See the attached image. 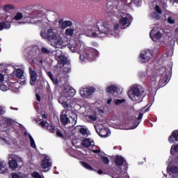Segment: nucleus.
<instances>
[{
    "mask_svg": "<svg viewBox=\"0 0 178 178\" xmlns=\"http://www.w3.org/2000/svg\"><path fill=\"white\" fill-rule=\"evenodd\" d=\"M81 43L74 42L70 44L68 48L72 52H78L79 54V59L81 62H92L98 58V51L92 47H86L83 51Z\"/></svg>",
    "mask_w": 178,
    "mask_h": 178,
    "instance_id": "f257e3e1",
    "label": "nucleus"
},
{
    "mask_svg": "<svg viewBox=\"0 0 178 178\" xmlns=\"http://www.w3.org/2000/svg\"><path fill=\"white\" fill-rule=\"evenodd\" d=\"M109 34H113V26H112V24H105L104 21L99 20L96 24L95 31L92 33V37L93 38H102L109 35Z\"/></svg>",
    "mask_w": 178,
    "mask_h": 178,
    "instance_id": "f03ea898",
    "label": "nucleus"
},
{
    "mask_svg": "<svg viewBox=\"0 0 178 178\" xmlns=\"http://www.w3.org/2000/svg\"><path fill=\"white\" fill-rule=\"evenodd\" d=\"M40 35L44 40L51 42V45L56 48H62V38L58 34L56 30L49 28L47 31H41Z\"/></svg>",
    "mask_w": 178,
    "mask_h": 178,
    "instance_id": "7ed1b4c3",
    "label": "nucleus"
},
{
    "mask_svg": "<svg viewBox=\"0 0 178 178\" xmlns=\"http://www.w3.org/2000/svg\"><path fill=\"white\" fill-rule=\"evenodd\" d=\"M144 94V89L138 88V86H134L130 88L128 96L131 101L136 102H141V97Z\"/></svg>",
    "mask_w": 178,
    "mask_h": 178,
    "instance_id": "20e7f679",
    "label": "nucleus"
},
{
    "mask_svg": "<svg viewBox=\"0 0 178 178\" xmlns=\"http://www.w3.org/2000/svg\"><path fill=\"white\" fill-rule=\"evenodd\" d=\"M23 165V159L22 157L15 155V154H9L8 155V166L10 169H17L19 166Z\"/></svg>",
    "mask_w": 178,
    "mask_h": 178,
    "instance_id": "39448f33",
    "label": "nucleus"
},
{
    "mask_svg": "<svg viewBox=\"0 0 178 178\" xmlns=\"http://www.w3.org/2000/svg\"><path fill=\"white\" fill-rule=\"evenodd\" d=\"M152 58H154V52L150 49L144 50L139 55V60L141 63H148Z\"/></svg>",
    "mask_w": 178,
    "mask_h": 178,
    "instance_id": "423d86ee",
    "label": "nucleus"
},
{
    "mask_svg": "<svg viewBox=\"0 0 178 178\" xmlns=\"http://www.w3.org/2000/svg\"><path fill=\"white\" fill-rule=\"evenodd\" d=\"M115 164L116 166H124V170H127L129 168V164H127V161L124 159V157L120 155L115 156Z\"/></svg>",
    "mask_w": 178,
    "mask_h": 178,
    "instance_id": "0eeeda50",
    "label": "nucleus"
},
{
    "mask_svg": "<svg viewBox=\"0 0 178 178\" xmlns=\"http://www.w3.org/2000/svg\"><path fill=\"white\" fill-rule=\"evenodd\" d=\"M95 91V88L94 87L81 88L80 90L79 94L81 97H82L83 98H86V97L92 95Z\"/></svg>",
    "mask_w": 178,
    "mask_h": 178,
    "instance_id": "6e6552de",
    "label": "nucleus"
},
{
    "mask_svg": "<svg viewBox=\"0 0 178 178\" xmlns=\"http://www.w3.org/2000/svg\"><path fill=\"white\" fill-rule=\"evenodd\" d=\"M36 56H37V50H35V49L29 50L28 54L26 55V58L27 60H29V63H34V60H35Z\"/></svg>",
    "mask_w": 178,
    "mask_h": 178,
    "instance_id": "1a4fd4ad",
    "label": "nucleus"
},
{
    "mask_svg": "<svg viewBox=\"0 0 178 178\" xmlns=\"http://www.w3.org/2000/svg\"><path fill=\"white\" fill-rule=\"evenodd\" d=\"M29 74H30V84L31 86H34L35 82L37 81V79H38V75L37 74V72L33 70L31 67H29Z\"/></svg>",
    "mask_w": 178,
    "mask_h": 178,
    "instance_id": "9d476101",
    "label": "nucleus"
},
{
    "mask_svg": "<svg viewBox=\"0 0 178 178\" xmlns=\"http://www.w3.org/2000/svg\"><path fill=\"white\" fill-rule=\"evenodd\" d=\"M131 22H133V17H122L120 20V24H121V26H126L127 27H129V26H130V24H131Z\"/></svg>",
    "mask_w": 178,
    "mask_h": 178,
    "instance_id": "9b49d317",
    "label": "nucleus"
},
{
    "mask_svg": "<svg viewBox=\"0 0 178 178\" xmlns=\"http://www.w3.org/2000/svg\"><path fill=\"white\" fill-rule=\"evenodd\" d=\"M150 38L154 41V40H161L162 38V33L161 32L155 31V29H152L149 33Z\"/></svg>",
    "mask_w": 178,
    "mask_h": 178,
    "instance_id": "f8f14e48",
    "label": "nucleus"
},
{
    "mask_svg": "<svg viewBox=\"0 0 178 178\" xmlns=\"http://www.w3.org/2000/svg\"><path fill=\"white\" fill-rule=\"evenodd\" d=\"M168 141L170 144H173L175 141L178 142V130H175L172 132L171 135L168 137Z\"/></svg>",
    "mask_w": 178,
    "mask_h": 178,
    "instance_id": "ddd939ff",
    "label": "nucleus"
},
{
    "mask_svg": "<svg viewBox=\"0 0 178 178\" xmlns=\"http://www.w3.org/2000/svg\"><path fill=\"white\" fill-rule=\"evenodd\" d=\"M59 26L60 29L63 30H65L67 27H70L71 26H73V23L72 21H63V19L59 20Z\"/></svg>",
    "mask_w": 178,
    "mask_h": 178,
    "instance_id": "4468645a",
    "label": "nucleus"
},
{
    "mask_svg": "<svg viewBox=\"0 0 178 178\" xmlns=\"http://www.w3.org/2000/svg\"><path fill=\"white\" fill-rule=\"evenodd\" d=\"M168 80H169V76L167 74L165 76H162L159 81V87H165L166 84H168Z\"/></svg>",
    "mask_w": 178,
    "mask_h": 178,
    "instance_id": "2eb2a0df",
    "label": "nucleus"
},
{
    "mask_svg": "<svg viewBox=\"0 0 178 178\" xmlns=\"http://www.w3.org/2000/svg\"><path fill=\"white\" fill-rule=\"evenodd\" d=\"M51 163L49 162V159L48 158H44L41 162V167L42 169H47L48 168H51Z\"/></svg>",
    "mask_w": 178,
    "mask_h": 178,
    "instance_id": "dca6fc26",
    "label": "nucleus"
},
{
    "mask_svg": "<svg viewBox=\"0 0 178 178\" xmlns=\"http://www.w3.org/2000/svg\"><path fill=\"white\" fill-rule=\"evenodd\" d=\"M119 90L116 86L111 85L110 86H108L106 88V92H108L109 94H115V92H117L119 94Z\"/></svg>",
    "mask_w": 178,
    "mask_h": 178,
    "instance_id": "f3484780",
    "label": "nucleus"
},
{
    "mask_svg": "<svg viewBox=\"0 0 178 178\" xmlns=\"http://www.w3.org/2000/svg\"><path fill=\"white\" fill-rule=\"evenodd\" d=\"M60 120L62 124H64L66 126V124H69L70 123V120H69V118H67V115H63L61 114L60 116Z\"/></svg>",
    "mask_w": 178,
    "mask_h": 178,
    "instance_id": "a211bd4d",
    "label": "nucleus"
},
{
    "mask_svg": "<svg viewBox=\"0 0 178 178\" xmlns=\"http://www.w3.org/2000/svg\"><path fill=\"white\" fill-rule=\"evenodd\" d=\"M64 97H60L59 99V102L61 104L62 106L64 108V109H67V111H69V109H72V106L69 105L67 104V102L63 101Z\"/></svg>",
    "mask_w": 178,
    "mask_h": 178,
    "instance_id": "6ab92c4d",
    "label": "nucleus"
},
{
    "mask_svg": "<svg viewBox=\"0 0 178 178\" xmlns=\"http://www.w3.org/2000/svg\"><path fill=\"white\" fill-rule=\"evenodd\" d=\"M6 163L5 161L0 160V173L4 175V173L8 172V169L6 168Z\"/></svg>",
    "mask_w": 178,
    "mask_h": 178,
    "instance_id": "aec40b11",
    "label": "nucleus"
},
{
    "mask_svg": "<svg viewBox=\"0 0 178 178\" xmlns=\"http://www.w3.org/2000/svg\"><path fill=\"white\" fill-rule=\"evenodd\" d=\"M38 16H40V10L35 9H33L29 14V17H31V19H35L36 17H38Z\"/></svg>",
    "mask_w": 178,
    "mask_h": 178,
    "instance_id": "412c9836",
    "label": "nucleus"
},
{
    "mask_svg": "<svg viewBox=\"0 0 178 178\" xmlns=\"http://www.w3.org/2000/svg\"><path fill=\"white\" fill-rule=\"evenodd\" d=\"M35 60L38 66H42V65H44V58L41 54H38V56L35 57Z\"/></svg>",
    "mask_w": 178,
    "mask_h": 178,
    "instance_id": "4be33fe9",
    "label": "nucleus"
},
{
    "mask_svg": "<svg viewBox=\"0 0 178 178\" xmlns=\"http://www.w3.org/2000/svg\"><path fill=\"white\" fill-rule=\"evenodd\" d=\"M143 115H144V114H143V113H139L138 117L134 121V127H132V129H136V127H137V126H138V124H140Z\"/></svg>",
    "mask_w": 178,
    "mask_h": 178,
    "instance_id": "5701e85b",
    "label": "nucleus"
},
{
    "mask_svg": "<svg viewBox=\"0 0 178 178\" xmlns=\"http://www.w3.org/2000/svg\"><path fill=\"white\" fill-rule=\"evenodd\" d=\"M58 59L60 65H65L67 63V58H66L65 56H58Z\"/></svg>",
    "mask_w": 178,
    "mask_h": 178,
    "instance_id": "b1692460",
    "label": "nucleus"
},
{
    "mask_svg": "<svg viewBox=\"0 0 178 178\" xmlns=\"http://www.w3.org/2000/svg\"><path fill=\"white\" fill-rule=\"evenodd\" d=\"M91 140L89 138H85L82 140L81 145L85 148H88V147H91Z\"/></svg>",
    "mask_w": 178,
    "mask_h": 178,
    "instance_id": "393cba45",
    "label": "nucleus"
},
{
    "mask_svg": "<svg viewBox=\"0 0 178 178\" xmlns=\"http://www.w3.org/2000/svg\"><path fill=\"white\" fill-rule=\"evenodd\" d=\"M168 172L170 173H173V175H177L178 173V168L176 165H171L168 168Z\"/></svg>",
    "mask_w": 178,
    "mask_h": 178,
    "instance_id": "a878e982",
    "label": "nucleus"
},
{
    "mask_svg": "<svg viewBox=\"0 0 178 178\" xmlns=\"http://www.w3.org/2000/svg\"><path fill=\"white\" fill-rule=\"evenodd\" d=\"M46 129L47 130H49L50 133H55V131H56V127L49 123H47V125L46 126Z\"/></svg>",
    "mask_w": 178,
    "mask_h": 178,
    "instance_id": "bb28decb",
    "label": "nucleus"
},
{
    "mask_svg": "<svg viewBox=\"0 0 178 178\" xmlns=\"http://www.w3.org/2000/svg\"><path fill=\"white\" fill-rule=\"evenodd\" d=\"M98 134L99 136H100V137H104V138L108 137V131L105 129H101Z\"/></svg>",
    "mask_w": 178,
    "mask_h": 178,
    "instance_id": "cd10ccee",
    "label": "nucleus"
},
{
    "mask_svg": "<svg viewBox=\"0 0 178 178\" xmlns=\"http://www.w3.org/2000/svg\"><path fill=\"white\" fill-rule=\"evenodd\" d=\"M81 165L88 170H94V168H92V167L90 164L84 161H81Z\"/></svg>",
    "mask_w": 178,
    "mask_h": 178,
    "instance_id": "c85d7f7f",
    "label": "nucleus"
},
{
    "mask_svg": "<svg viewBox=\"0 0 178 178\" xmlns=\"http://www.w3.org/2000/svg\"><path fill=\"white\" fill-rule=\"evenodd\" d=\"M14 9H15V7L12 4H7L3 7L4 12H9L10 10H13Z\"/></svg>",
    "mask_w": 178,
    "mask_h": 178,
    "instance_id": "c756f323",
    "label": "nucleus"
},
{
    "mask_svg": "<svg viewBox=\"0 0 178 178\" xmlns=\"http://www.w3.org/2000/svg\"><path fill=\"white\" fill-rule=\"evenodd\" d=\"M10 25L6 24V22H0V31H2L3 29H9Z\"/></svg>",
    "mask_w": 178,
    "mask_h": 178,
    "instance_id": "7c9ffc66",
    "label": "nucleus"
},
{
    "mask_svg": "<svg viewBox=\"0 0 178 178\" xmlns=\"http://www.w3.org/2000/svg\"><path fill=\"white\" fill-rule=\"evenodd\" d=\"M23 70L19 68L16 70L15 76L17 77V79H22V77H23Z\"/></svg>",
    "mask_w": 178,
    "mask_h": 178,
    "instance_id": "2f4dec72",
    "label": "nucleus"
},
{
    "mask_svg": "<svg viewBox=\"0 0 178 178\" xmlns=\"http://www.w3.org/2000/svg\"><path fill=\"white\" fill-rule=\"evenodd\" d=\"M151 17H152V19H155L156 20H159V19H161V15H159V14L156 12H153L151 14Z\"/></svg>",
    "mask_w": 178,
    "mask_h": 178,
    "instance_id": "473e14b6",
    "label": "nucleus"
},
{
    "mask_svg": "<svg viewBox=\"0 0 178 178\" xmlns=\"http://www.w3.org/2000/svg\"><path fill=\"white\" fill-rule=\"evenodd\" d=\"M14 19L15 20H22L23 19V14L20 12L17 13Z\"/></svg>",
    "mask_w": 178,
    "mask_h": 178,
    "instance_id": "72a5a7b5",
    "label": "nucleus"
},
{
    "mask_svg": "<svg viewBox=\"0 0 178 178\" xmlns=\"http://www.w3.org/2000/svg\"><path fill=\"white\" fill-rule=\"evenodd\" d=\"M0 90H1V91H8L9 90V88L3 82L0 83Z\"/></svg>",
    "mask_w": 178,
    "mask_h": 178,
    "instance_id": "f704fd0d",
    "label": "nucleus"
},
{
    "mask_svg": "<svg viewBox=\"0 0 178 178\" xmlns=\"http://www.w3.org/2000/svg\"><path fill=\"white\" fill-rule=\"evenodd\" d=\"M73 33H74V30L72 29H67L65 30V35H73Z\"/></svg>",
    "mask_w": 178,
    "mask_h": 178,
    "instance_id": "c9c22d12",
    "label": "nucleus"
},
{
    "mask_svg": "<svg viewBox=\"0 0 178 178\" xmlns=\"http://www.w3.org/2000/svg\"><path fill=\"white\" fill-rule=\"evenodd\" d=\"M125 101L126 100L124 99H118L115 101V105L118 106L119 105H121V104H124Z\"/></svg>",
    "mask_w": 178,
    "mask_h": 178,
    "instance_id": "e433bc0d",
    "label": "nucleus"
},
{
    "mask_svg": "<svg viewBox=\"0 0 178 178\" xmlns=\"http://www.w3.org/2000/svg\"><path fill=\"white\" fill-rule=\"evenodd\" d=\"M101 159L103 163H104L106 165H108L109 163V158L105 156H102Z\"/></svg>",
    "mask_w": 178,
    "mask_h": 178,
    "instance_id": "4c0bfd02",
    "label": "nucleus"
},
{
    "mask_svg": "<svg viewBox=\"0 0 178 178\" xmlns=\"http://www.w3.org/2000/svg\"><path fill=\"white\" fill-rule=\"evenodd\" d=\"M41 52L42 54H44L46 55H48L49 54H50L51 51L49 49H48L46 47H42L41 48Z\"/></svg>",
    "mask_w": 178,
    "mask_h": 178,
    "instance_id": "58836bf2",
    "label": "nucleus"
},
{
    "mask_svg": "<svg viewBox=\"0 0 178 178\" xmlns=\"http://www.w3.org/2000/svg\"><path fill=\"white\" fill-rule=\"evenodd\" d=\"M31 176L32 177H34V178H42V177H41V175H40L38 172H33Z\"/></svg>",
    "mask_w": 178,
    "mask_h": 178,
    "instance_id": "ea45409f",
    "label": "nucleus"
},
{
    "mask_svg": "<svg viewBox=\"0 0 178 178\" xmlns=\"http://www.w3.org/2000/svg\"><path fill=\"white\" fill-rule=\"evenodd\" d=\"M80 134H82V136H86L87 134V129L86 128H81L79 129Z\"/></svg>",
    "mask_w": 178,
    "mask_h": 178,
    "instance_id": "a19ab883",
    "label": "nucleus"
},
{
    "mask_svg": "<svg viewBox=\"0 0 178 178\" xmlns=\"http://www.w3.org/2000/svg\"><path fill=\"white\" fill-rule=\"evenodd\" d=\"M168 22L170 24H175V19H173V17L170 16L168 17Z\"/></svg>",
    "mask_w": 178,
    "mask_h": 178,
    "instance_id": "79ce46f5",
    "label": "nucleus"
},
{
    "mask_svg": "<svg viewBox=\"0 0 178 178\" xmlns=\"http://www.w3.org/2000/svg\"><path fill=\"white\" fill-rule=\"evenodd\" d=\"M155 10L156 12H157V13H159V15L162 14V10L161 9V7H159V6L156 5L155 6Z\"/></svg>",
    "mask_w": 178,
    "mask_h": 178,
    "instance_id": "37998d69",
    "label": "nucleus"
},
{
    "mask_svg": "<svg viewBox=\"0 0 178 178\" xmlns=\"http://www.w3.org/2000/svg\"><path fill=\"white\" fill-rule=\"evenodd\" d=\"M48 122H45V121H42L39 123V124L41 126V127H42V129H45V127H47Z\"/></svg>",
    "mask_w": 178,
    "mask_h": 178,
    "instance_id": "c03bdc74",
    "label": "nucleus"
},
{
    "mask_svg": "<svg viewBox=\"0 0 178 178\" xmlns=\"http://www.w3.org/2000/svg\"><path fill=\"white\" fill-rule=\"evenodd\" d=\"M56 136L57 137H60V138H63V134L62 132H60V131L57 130L56 131Z\"/></svg>",
    "mask_w": 178,
    "mask_h": 178,
    "instance_id": "a18cd8bd",
    "label": "nucleus"
},
{
    "mask_svg": "<svg viewBox=\"0 0 178 178\" xmlns=\"http://www.w3.org/2000/svg\"><path fill=\"white\" fill-rule=\"evenodd\" d=\"M152 86H156V76H153L152 79Z\"/></svg>",
    "mask_w": 178,
    "mask_h": 178,
    "instance_id": "49530a36",
    "label": "nucleus"
},
{
    "mask_svg": "<svg viewBox=\"0 0 178 178\" xmlns=\"http://www.w3.org/2000/svg\"><path fill=\"white\" fill-rule=\"evenodd\" d=\"M51 80L52 83L55 84V86H58V84H59V81H58V79L53 77Z\"/></svg>",
    "mask_w": 178,
    "mask_h": 178,
    "instance_id": "de8ad7c7",
    "label": "nucleus"
},
{
    "mask_svg": "<svg viewBox=\"0 0 178 178\" xmlns=\"http://www.w3.org/2000/svg\"><path fill=\"white\" fill-rule=\"evenodd\" d=\"M31 143V147H32V148H37V146L35 145V142L34 141V139L32 140H30Z\"/></svg>",
    "mask_w": 178,
    "mask_h": 178,
    "instance_id": "09e8293b",
    "label": "nucleus"
},
{
    "mask_svg": "<svg viewBox=\"0 0 178 178\" xmlns=\"http://www.w3.org/2000/svg\"><path fill=\"white\" fill-rule=\"evenodd\" d=\"M145 72H139L138 74V76L140 78V79H144V77H145Z\"/></svg>",
    "mask_w": 178,
    "mask_h": 178,
    "instance_id": "8fccbe9b",
    "label": "nucleus"
},
{
    "mask_svg": "<svg viewBox=\"0 0 178 178\" xmlns=\"http://www.w3.org/2000/svg\"><path fill=\"white\" fill-rule=\"evenodd\" d=\"M88 119H90V120H92L93 122H95V120H97V117L94 115H89Z\"/></svg>",
    "mask_w": 178,
    "mask_h": 178,
    "instance_id": "3c124183",
    "label": "nucleus"
},
{
    "mask_svg": "<svg viewBox=\"0 0 178 178\" xmlns=\"http://www.w3.org/2000/svg\"><path fill=\"white\" fill-rule=\"evenodd\" d=\"M3 80H5V76H3V74L0 73V83H3Z\"/></svg>",
    "mask_w": 178,
    "mask_h": 178,
    "instance_id": "603ef678",
    "label": "nucleus"
},
{
    "mask_svg": "<svg viewBox=\"0 0 178 178\" xmlns=\"http://www.w3.org/2000/svg\"><path fill=\"white\" fill-rule=\"evenodd\" d=\"M47 76H48V77H49L50 80L54 78V75H52L51 72H47Z\"/></svg>",
    "mask_w": 178,
    "mask_h": 178,
    "instance_id": "864d4df0",
    "label": "nucleus"
},
{
    "mask_svg": "<svg viewBox=\"0 0 178 178\" xmlns=\"http://www.w3.org/2000/svg\"><path fill=\"white\" fill-rule=\"evenodd\" d=\"M12 178H20V176L16 173L12 175Z\"/></svg>",
    "mask_w": 178,
    "mask_h": 178,
    "instance_id": "5fc2aeb1",
    "label": "nucleus"
},
{
    "mask_svg": "<svg viewBox=\"0 0 178 178\" xmlns=\"http://www.w3.org/2000/svg\"><path fill=\"white\" fill-rule=\"evenodd\" d=\"M117 30H119V25L116 24L113 26V31H116Z\"/></svg>",
    "mask_w": 178,
    "mask_h": 178,
    "instance_id": "6e6d98bb",
    "label": "nucleus"
},
{
    "mask_svg": "<svg viewBox=\"0 0 178 178\" xmlns=\"http://www.w3.org/2000/svg\"><path fill=\"white\" fill-rule=\"evenodd\" d=\"M36 99L38 101V102H40L41 101V96H40L38 94H36Z\"/></svg>",
    "mask_w": 178,
    "mask_h": 178,
    "instance_id": "4d7b16f0",
    "label": "nucleus"
},
{
    "mask_svg": "<svg viewBox=\"0 0 178 178\" xmlns=\"http://www.w3.org/2000/svg\"><path fill=\"white\" fill-rule=\"evenodd\" d=\"M173 150L175 152H178V144L174 147Z\"/></svg>",
    "mask_w": 178,
    "mask_h": 178,
    "instance_id": "13d9d810",
    "label": "nucleus"
},
{
    "mask_svg": "<svg viewBox=\"0 0 178 178\" xmlns=\"http://www.w3.org/2000/svg\"><path fill=\"white\" fill-rule=\"evenodd\" d=\"M31 9H33V6H29L26 7L25 10L30 11V10H31Z\"/></svg>",
    "mask_w": 178,
    "mask_h": 178,
    "instance_id": "bf43d9fd",
    "label": "nucleus"
},
{
    "mask_svg": "<svg viewBox=\"0 0 178 178\" xmlns=\"http://www.w3.org/2000/svg\"><path fill=\"white\" fill-rule=\"evenodd\" d=\"M92 151L95 154H99V152H101V150H99V149H92Z\"/></svg>",
    "mask_w": 178,
    "mask_h": 178,
    "instance_id": "052dcab7",
    "label": "nucleus"
},
{
    "mask_svg": "<svg viewBox=\"0 0 178 178\" xmlns=\"http://www.w3.org/2000/svg\"><path fill=\"white\" fill-rule=\"evenodd\" d=\"M76 94V90L74 89L72 90L70 94V97H74V95Z\"/></svg>",
    "mask_w": 178,
    "mask_h": 178,
    "instance_id": "680f3d73",
    "label": "nucleus"
},
{
    "mask_svg": "<svg viewBox=\"0 0 178 178\" xmlns=\"http://www.w3.org/2000/svg\"><path fill=\"white\" fill-rule=\"evenodd\" d=\"M42 119H48V115H47V114H42Z\"/></svg>",
    "mask_w": 178,
    "mask_h": 178,
    "instance_id": "e2e57ef3",
    "label": "nucleus"
},
{
    "mask_svg": "<svg viewBox=\"0 0 178 178\" xmlns=\"http://www.w3.org/2000/svg\"><path fill=\"white\" fill-rule=\"evenodd\" d=\"M28 137H29L30 141L34 140V139L33 138V136H31V135L30 134H28Z\"/></svg>",
    "mask_w": 178,
    "mask_h": 178,
    "instance_id": "0e129e2a",
    "label": "nucleus"
},
{
    "mask_svg": "<svg viewBox=\"0 0 178 178\" xmlns=\"http://www.w3.org/2000/svg\"><path fill=\"white\" fill-rule=\"evenodd\" d=\"M97 173H98V175H102L104 173V171H102V170H99L97 171Z\"/></svg>",
    "mask_w": 178,
    "mask_h": 178,
    "instance_id": "69168bd1",
    "label": "nucleus"
},
{
    "mask_svg": "<svg viewBox=\"0 0 178 178\" xmlns=\"http://www.w3.org/2000/svg\"><path fill=\"white\" fill-rule=\"evenodd\" d=\"M111 102H112V99H108L107 100V104H108V105H110V104H111Z\"/></svg>",
    "mask_w": 178,
    "mask_h": 178,
    "instance_id": "338daca9",
    "label": "nucleus"
},
{
    "mask_svg": "<svg viewBox=\"0 0 178 178\" xmlns=\"http://www.w3.org/2000/svg\"><path fill=\"white\" fill-rule=\"evenodd\" d=\"M113 149H122V147L115 146V147H113Z\"/></svg>",
    "mask_w": 178,
    "mask_h": 178,
    "instance_id": "774afa93",
    "label": "nucleus"
}]
</instances>
